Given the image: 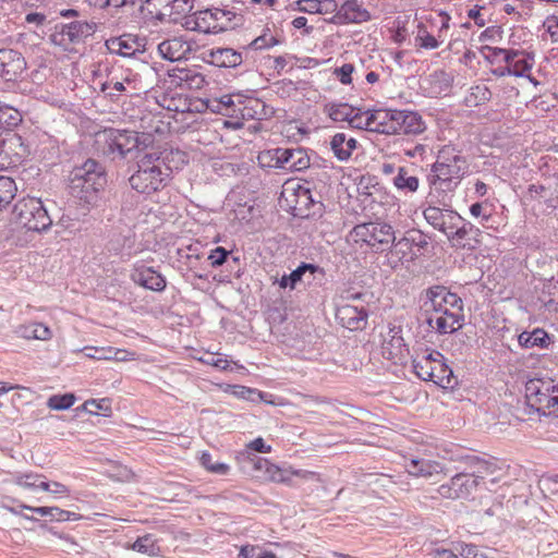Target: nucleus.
I'll list each match as a JSON object with an SVG mask.
<instances>
[{
  "label": "nucleus",
  "instance_id": "57",
  "mask_svg": "<svg viewBox=\"0 0 558 558\" xmlns=\"http://www.w3.org/2000/svg\"><path fill=\"white\" fill-rule=\"evenodd\" d=\"M228 255L229 251L222 246H217L210 252L208 259L210 260V265L213 267H219L227 260Z\"/></svg>",
  "mask_w": 558,
  "mask_h": 558
},
{
  "label": "nucleus",
  "instance_id": "39",
  "mask_svg": "<svg viewBox=\"0 0 558 558\" xmlns=\"http://www.w3.org/2000/svg\"><path fill=\"white\" fill-rule=\"evenodd\" d=\"M132 549L142 554H147L149 556H156L160 550L155 537L151 534H146L142 537H138L133 543Z\"/></svg>",
  "mask_w": 558,
  "mask_h": 558
},
{
  "label": "nucleus",
  "instance_id": "32",
  "mask_svg": "<svg viewBox=\"0 0 558 558\" xmlns=\"http://www.w3.org/2000/svg\"><path fill=\"white\" fill-rule=\"evenodd\" d=\"M310 272L312 276L315 274L325 275L323 268L314 264L302 263L296 269L292 270L289 275H283L279 280L280 288H290L291 290L295 288L296 283L300 282L303 276Z\"/></svg>",
  "mask_w": 558,
  "mask_h": 558
},
{
  "label": "nucleus",
  "instance_id": "3",
  "mask_svg": "<svg viewBox=\"0 0 558 558\" xmlns=\"http://www.w3.org/2000/svg\"><path fill=\"white\" fill-rule=\"evenodd\" d=\"M157 151H144L137 156V170L130 177L133 190L141 194H153L168 185V169L161 167Z\"/></svg>",
  "mask_w": 558,
  "mask_h": 558
},
{
  "label": "nucleus",
  "instance_id": "33",
  "mask_svg": "<svg viewBox=\"0 0 558 558\" xmlns=\"http://www.w3.org/2000/svg\"><path fill=\"white\" fill-rule=\"evenodd\" d=\"M393 186L402 193H415L420 186V180L405 167H398L397 174L392 178Z\"/></svg>",
  "mask_w": 558,
  "mask_h": 558
},
{
  "label": "nucleus",
  "instance_id": "35",
  "mask_svg": "<svg viewBox=\"0 0 558 558\" xmlns=\"http://www.w3.org/2000/svg\"><path fill=\"white\" fill-rule=\"evenodd\" d=\"M157 156L163 161L160 166L168 169V180L173 170L181 169L187 162L186 154L180 149H165L157 153Z\"/></svg>",
  "mask_w": 558,
  "mask_h": 558
},
{
  "label": "nucleus",
  "instance_id": "63",
  "mask_svg": "<svg viewBox=\"0 0 558 558\" xmlns=\"http://www.w3.org/2000/svg\"><path fill=\"white\" fill-rule=\"evenodd\" d=\"M470 213L473 217H481L483 221H488L492 214L481 203H474L470 206Z\"/></svg>",
  "mask_w": 558,
  "mask_h": 558
},
{
  "label": "nucleus",
  "instance_id": "17",
  "mask_svg": "<svg viewBox=\"0 0 558 558\" xmlns=\"http://www.w3.org/2000/svg\"><path fill=\"white\" fill-rule=\"evenodd\" d=\"M367 317L368 313L363 306L342 304L336 311V319L342 327L351 331L364 329L367 325Z\"/></svg>",
  "mask_w": 558,
  "mask_h": 558
},
{
  "label": "nucleus",
  "instance_id": "38",
  "mask_svg": "<svg viewBox=\"0 0 558 558\" xmlns=\"http://www.w3.org/2000/svg\"><path fill=\"white\" fill-rule=\"evenodd\" d=\"M120 81L126 86V95L129 96L146 92L148 88V86L143 83L141 75L131 70H126Z\"/></svg>",
  "mask_w": 558,
  "mask_h": 558
},
{
  "label": "nucleus",
  "instance_id": "10",
  "mask_svg": "<svg viewBox=\"0 0 558 558\" xmlns=\"http://www.w3.org/2000/svg\"><path fill=\"white\" fill-rule=\"evenodd\" d=\"M19 222L27 230L41 232L52 225L48 209L39 198L23 199L14 207Z\"/></svg>",
  "mask_w": 558,
  "mask_h": 558
},
{
  "label": "nucleus",
  "instance_id": "37",
  "mask_svg": "<svg viewBox=\"0 0 558 558\" xmlns=\"http://www.w3.org/2000/svg\"><path fill=\"white\" fill-rule=\"evenodd\" d=\"M46 477L43 474L29 472V473H17L14 476V483L26 489L37 490L41 489L45 485Z\"/></svg>",
  "mask_w": 558,
  "mask_h": 558
},
{
  "label": "nucleus",
  "instance_id": "50",
  "mask_svg": "<svg viewBox=\"0 0 558 558\" xmlns=\"http://www.w3.org/2000/svg\"><path fill=\"white\" fill-rule=\"evenodd\" d=\"M416 41L418 46L424 49H436L439 47V40L429 34L424 25H420Z\"/></svg>",
  "mask_w": 558,
  "mask_h": 558
},
{
  "label": "nucleus",
  "instance_id": "19",
  "mask_svg": "<svg viewBox=\"0 0 558 558\" xmlns=\"http://www.w3.org/2000/svg\"><path fill=\"white\" fill-rule=\"evenodd\" d=\"M209 64L219 68H238L247 61V54L242 50H234L233 48H216L208 51L205 59Z\"/></svg>",
  "mask_w": 558,
  "mask_h": 558
},
{
  "label": "nucleus",
  "instance_id": "51",
  "mask_svg": "<svg viewBox=\"0 0 558 558\" xmlns=\"http://www.w3.org/2000/svg\"><path fill=\"white\" fill-rule=\"evenodd\" d=\"M492 98V92L485 85H476L471 87L470 99L474 106L485 104Z\"/></svg>",
  "mask_w": 558,
  "mask_h": 558
},
{
  "label": "nucleus",
  "instance_id": "55",
  "mask_svg": "<svg viewBox=\"0 0 558 558\" xmlns=\"http://www.w3.org/2000/svg\"><path fill=\"white\" fill-rule=\"evenodd\" d=\"M234 389V393L241 397L242 399L250 400L253 402L264 399V393L257 389L248 388L245 386H235Z\"/></svg>",
  "mask_w": 558,
  "mask_h": 558
},
{
  "label": "nucleus",
  "instance_id": "16",
  "mask_svg": "<svg viewBox=\"0 0 558 558\" xmlns=\"http://www.w3.org/2000/svg\"><path fill=\"white\" fill-rule=\"evenodd\" d=\"M98 178H106L105 168L95 159H87L81 166L74 167L69 177V190L84 186L85 183L98 182Z\"/></svg>",
  "mask_w": 558,
  "mask_h": 558
},
{
  "label": "nucleus",
  "instance_id": "52",
  "mask_svg": "<svg viewBox=\"0 0 558 558\" xmlns=\"http://www.w3.org/2000/svg\"><path fill=\"white\" fill-rule=\"evenodd\" d=\"M405 234L410 241V245H412V247H417L418 251L425 250L429 244L430 238L421 230L413 229L408 231Z\"/></svg>",
  "mask_w": 558,
  "mask_h": 558
},
{
  "label": "nucleus",
  "instance_id": "7",
  "mask_svg": "<svg viewBox=\"0 0 558 558\" xmlns=\"http://www.w3.org/2000/svg\"><path fill=\"white\" fill-rule=\"evenodd\" d=\"M243 16L232 10L227 9H207L199 11L194 16V26L192 29L202 33L218 34L240 26Z\"/></svg>",
  "mask_w": 558,
  "mask_h": 558
},
{
  "label": "nucleus",
  "instance_id": "58",
  "mask_svg": "<svg viewBox=\"0 0 558 558\" xmlns=\"http://www.w3.org/2000/svg\"><path fill=\"white\" fill-rule=\"evenodd\" d=\"M353 71L354 66L351 63H344L340 68H336L333 73L342 84L348 85L352 82Z\"/></svg>",
  "mask_w": 558,
  "mask_h": 558
},
{
  "label": "nucleus",
  "instance_id": "64",
  "mask_svg": "<svg viewBox=\"0 0 558 558\" xmlns=\"http://www.w3.org/2000/svg\"><path fill=\"white\" fill-rule=\"evenodd\" d=\"M483 548L474 544H465L462 547L461 556L463 558H477Z\"/></svg>",
  "mask_w": 558,
  "mask_h": 558
},
{
  "label": "nucleus",
  "instance_id": "18",
  "mask_svg": "<svg viewBox=\"0 0 558 558\" xmlns=\"http://www.w3.org/2000/svg\"><path fill=\"white\" fill-rule=\"evenodd\" d=\"M368 20H371V14L362 7L359 0H347L328 20V22L337 25H343L350 23H363Z\"/></svg>",
  "mask_w": 558,
  "mask_h": 558
},
{
  "label": "nucleus",
  "instance_id": "1",
  "mask_svg": "<svg viewBox=\"0 0 558 558\" xmlns=\"http://www.w3.org/2000/svg\"><path fill=\"white\" fill-rule=\"evenodd\" d=\"M469 171L468 159L454 147L445 146L433 163L428 181L430 199L449 206L453 193Z\"/></svg>",
  "mask_w": 558,
  "mask_h": 558
},
{
  "label": "nucleus",
  "instance_id": "59",
  "mask_svg": "<svg viewBox=\"0 0 558 558\" xmlns=\"http://www.w3.org/2000/svg\"><path fill=\"white\" fill-rule=\"evenodd\" d=\"M43 490L49 492L53 496H58V497L65 496L70 493V489L64 484L59 483V482H48V481L45 482V485L43 486Z\"/></svg>",
  "mask_w": 558,
  "mask_h": 558
},
{
  "label": "nucleus",
  "instance_id": "31",
  "mask_svg": "<svg viewBox=\"0 0 558 558\" xmlns=\"http://www.w3.org/2000/svg\"><path fill=\"white\" fill-rule=\"evenodd\" d=\"M356 144L355 138L347 137L344 133H337L331 137L330 148L338 160L347 161L356 148Z\"/></svg>",
  "mask_w": 558,
  "mask_h": 558
},
{
  "label": "nucleus",
  "instance_id": "29",
  "mask_svg": "<svg viewBox=\"0 0 558 558\" xmlns=\"http://www.w3.org/2000/svg\"><path fill=\"white\" fill-rule=\"evenodd\" d=\"M399 110L377 109L372 110L373 130L383 134H396V123Z\"/></svg>",
  "mask_w": 558,
  "mask_h": 558
},
{
  "label": "nucleus",
  "instance_id": "30",
  "mask_svg": "<svg viewBox=\"0 0 558 558\" xmlns=\"http://www.w3.org/2000/svg\"><path fill=\"white\" fill-rule=\"evenodd\" d=\"M240 459H242L244 463L252 465L255 471H264L267 478L275 482L283 481L280 470L267 459L260 458L256 453L250 451L242 452Z\"/></svg>",
  "mask_w": 558,
  "mask_h": 558
},
{
  "label": "nucleus",
  "instance_id": "26",
  "mask_svg": "<svg viewBox=\"0 0 558 558\" xmlns=\"http://www.w3.org/2000/svg\"><path fill=\"white\" fill-rule=\"evenodd\" d=\"M371 247L376 252H384L395 243L396 235L393 228L386 222L375 221L371 226Z\"/></svg>",
  "mask_w": 558,
  "mask_h": 558
},
{
  "label": "nucleus",
  "instance_id": "48",
  "mask_svg": "<svg viewBox=\"0 0 558 558\" xmlns=\"http://www.w3.org/2000/svg\"><path fill=\"white\" fill-rule=\"evenodd\" d=\"M84 409L90 414H99L101 412L102 415L107 416L111 412V405L109 399H100V400H87L83 404Z\"/></svg>",
  "mask_w": 558,
  "mask_h": 558
},
{
  "label": "nucleus",
  "instance_id": "60",
  "mask_svg": "<svg viewBox=\"0 0 558 558\" xmlns=\"http://www.w3.org/2000/svg\"><path fill=\"white\" fill-rule=\"evenodd\" d=\"M199 360L207 365H211L222 371H226L229 367V361L227 359L221 357L220 354H209L207 355V357H202Z\"/></svg>",
  "mask_w": 558,
  "mask_h": 558
},
{
  "label": "nucleus",
  "instance_id": "47",
  "mask_svg": "<svg viewBox=\"0 0 558 558\" xmlns=\"http://www.w3.org/2000/svg\"><path fill=\"white\" fill-rule=\"evenodd\" d=\"M24 336L29 339L47 340L51 337V331L41 323H32L25 327Z\"/></svg>",
  "mask_w": 558,
  "mask_h": 558
},
{
  "label": "nucleus",
  "instance_id": "56",
  "mask_svg": "<svg viewBox=\"0 0 558 558\" xmlns=\"http://www.w3.org/2000/svg\"><path fill=\"white\" fill-rule=\"evenodd\" d=\"M111 247L112 250H114L116 252H120L122 251L124 247H128L129 250H131L133 247V239H132V235H131V230H128V234H120L117 236V239H112L111 240Z\"/></svg>",
  "mask_w": 558,
  "mask_h": 558
},
{
  "label": "nucleus",
  "instance_id": "41",
  "mask_svg": "<svg viewBox=\"0 0 558 558\" xmlns=\"http://www.w3.org/2000/svg\"><path fill=\"white\" fill-rule=\"evenodd\" d=\"M371 114L372 110L362 111L361 109L354 108L349 125L354 129L374 132L373 120L368 119Z\"/></svg>",
  "mask_w": 558,
  "mask_h": 558
},
{
  "label": "nucleus",
  "instance_id": "2",
  "mask_svg": "<svg viewBox=\"0 0 558 558\" xmlns=\"http://www.w3.org/2000/svg\"><path fill=\"white\" fill-rule=\"evenodd\" d=\"M427 303L435 313H439L435 319L429 317L427 324L439 335H449L463 327V302L461 298L450 292L444 286H433L426 290Z\"/></svg>",
  "mask_w": 558,
  "mask_h": 558
},
{
  "label": "nucleus",
  "instance_id": "22",
  "mask_svg": "<svg viewBox=\"0 0 558 558\" xmlns=\"http://www.w3.org/2000/svg\"><path fill=\"white\" fill-rule=\"evenodd\" d=\"M408 473L415 477L432 478L445 474L444 465L425 458H412L405 463Z\"/></svg>",
  "mask_w": 558,
  "mask_h": 558
},
{
  "label": "nucleus",
  "instance_id": "49",
  "mask_svg": "<svg viewBox=\"0 0 558 558\" xmlns=\"http://www.w3.org/2000/svg\"><path fill=\"white\" fill-rule=\"evenodd\" d=\"M393 250L391 253L396 255L400 260L405 258L407 256H410L411 259H413L415 256H417V253L412 252L413 247L410 245V241L407 236V234L399 239L397 242L392 243Z\"/></svg>",
  "mask_w": 558,
  "mask_h": 558
},
{
  "label": "nucleus",
  "instance_id": "28",
  "mask_svg": "<svg viewBox=\"0 0 558 558\" xmlns=\"http://www.w3.org/2000/svg\"><path fill=\"white\" fill-rule=\"evenodd\" d=\"M282 169L290 171H302L310 167V157L305 149L281 148L280 153Z\"/></svg>",
  "mask_w": 558,
  "mask_h": 558
},
{
  "label": "nucleus",
  "instance_id": "53",
  "mask_svg": "<svg viewBox=\"0 0 558 558\" xmlns=\"http://www.w3.org/2000/svg\"><path fill=\"white\" fill-rule=\"evenodd\" d=\"M372 222L361 223L353 228L351 234L355 242H363L371 246L372 234H371Z\"/></svg>",
  "mask_w": 558,
  "mask_h": 558
},
{
  "label": "nucleus",
  "instance_id": "11",
  "mask_svg": "<svg viewBox=\"0 0 558 558\" xmlns=\"http://www.w3.org/2000/svg\"><path fill=\"white\" fill-rule=\"evenodd\" d=\"M464 462L466 471L473 478H476L478 485L482 483L486 488L490 489L488 484H496L499 481V473L501 471L494 460H486L473 453L457 454L450 458Z\"/></svg>",
  "mask_w": 558,
  "mask_h": 558
},
{
  "label": "nucleus",
  "instance_id": "27",
  "mask_svg": "<svg viewBox=\"0 0 558 558\" xmlns=\"http://www.w3.org/2000/svg\"><path fill=\"white\" fill-rule=\"evenodd\" d=\"M132 280L151 291H163L167 282L165 277L157 272L153 267L136 268L132 274Z\"/></svg>",
  "mask_w": 558,
  "mask_h": 558
},
{
  "label": "nucleus",
  "instance_id": "12",
  "mask_svg": "<svg viewBox=\"0 0 558 558\" xmlns=\"http://www.w3.org/2000/svg\"><path fill=\"white\" fill-rule=\"evenodd\" d=\"M451 247L459 250H475L481 241V230L470 221L461 217L460 220H453L445 233Z\"/></svg>",
  "mask_w": 558,
  "mask_h": 558
},
{
  "label": "nucleus",
  "instance_id": "46",
  "mask_svg": "<svg viewBox=\"0 0 558 558\" xmlns=\"http://www.w3.org/2000/svg\"><path fill=\"white\" fill-rule=\"evenodd\" d=\"M201 464L209 472L225 475L229 472L230 466L223 462H213V457L209 452H203L199 458Z\"/></svg>",
  "mask_w": 558,
  "mask_h": 558
},
{
  "label": "nucleus",
  "instance_id": "44",
  "mask_svg": "<svg viewBox=\"0 0 558 558\" xmlns=\"http://www.w3.org/2000/svg\"><path fill=\"white\" fill-rule=\"evenodd\" d=\"M280 153H281V147L262 151L257 158L258 163L264 168L282 169Z\"/></svg>",
  "mask_w": 558,
  "mask_h": 558
},
{
  "label": "nucleus",
  "instance_id": "20",
  "mask_svg": "<svg viewBox=\"0 0 558 558\" xmlns=\"http://www.w3.org/2000/svg\"><path fill=\"white\" fill-rule=\"evenodd\" d=\"M157 48L161 58L171 62L187 59L192 52V44L182 37L166 39Z\"/></svg>",
  "mask_w": 558,
  "mask_h": 558
},
{
  "label": "nucleus",
  "instance_id": "62",
  "mask_svg": "<svg viewBox=\"0 0 558 558\" xmlns=\"http://www.w3.org/2000/svg\"><path fill=\"white\" fill-rule=\"evenodd\" d=\"M262 548L255 545H244L241 547L238 558H259Z\"/></svg>",
  "mask_w": 558,
  "mask_h": 558
},
{
  "label": "nucleus",
  "instance_id": "40",
  "mask_svg": "<svg viewBox=\"0 0 558 558\" xmlns=\"http://www.w3.org/2000/svg\"><path fill=\"white\" fill-rule=\"evenodd\" d=\"M15 182L9 178L0 175V208L9 205L15 196Z\"/></svg>",
  "mask_w": 558,
  "mask_h": 558
},
{
  "label": "nucleus",
  "instance_id": "15",
  "mask_svg": "<svg viewBox=\"0 0 558 558\" xmlns=\"http://www.w3.org/2000/svg\"><path fill=\"white\" fill-rule=\"evenodd\" d=\"M478 486L476 478H473L466 471L457 473L450 482L438 487V494L448 499L464 498Z\"/></svg>",
  "mask_w": 558,
  "mask_h": 558
},
{
  "label": "nucleus",
  "instance_id": "23",
  "mask_svg": "<svg viewBox=\"0 0 558 558\" xmlns=\"http://www.w3.org/2000/svg\"><path fill=\"white\" fill-rule=\"evenodd\" d=\"M426 130L422 116L416 111L399 110L396 134L417 135Z\"/></svg>",
  "mask_w": 558,
  "mask_h": 558
},
{
  "label": "nucleus",
  "instance_id": "34",
  "mask_svg": "<svg viewBox=\"0 0 558 558\" xmlns=\"http://www.w3.org/2000/svg\"><path fill=\"white\" fill-rule=\"evenodd\" d=\"M519 344L522 348H541L545 349L550 343L549 335L541 328H536L533 331H523L518 337Z\"/></svg>",
  "mask_w": 558,
  "mask_h": 558
},
{
  "label": "nucleus",
  "instance_id": "43",
  "mask_svg": "<svg viewBox=\"0 0 558 558\" xmlns=\"http://www.w3.org/2000/svg\"><path fill=\"white\" fill-rule=\"evenodd\" d=\"M279 44V40L271 34L265 32L263 35L256 37L247 46H244V52L248 56L250 50H263L271 48Z\"/></svg>",
  "mask_w": 558,
  "mask_h": 558
},
{
  "label": "nucleus",
  "instance_id": "36",
  "mask_svg": "<svg viewBox=\"0 0 558 558\" xmlns=\"http://www.w3.org/2000/svg\"><path fill=\"white\" fill-rule=\"evenodd\" d=\"M354 108L348 104L330 102L325 105L324 112L335 122H350Z\"/></svg>",
  "mask_w": 558,
  "mask_h": 558
},
{
  "label": "nucleus",
  "instance_id": "54",
  "mask_svg": "<svg viewBox=\"0 0 558 558\" xmlns=\"http://www.w3.org/2000/svg\"><path fill=\"white\" fill-rule=\"evenodd\" d=\"M126 86L123 85V83H121L120 80H118L117 77L112 76L110 77L109 80H107L102 85H101V92L105 93L107 96H109L110 98H113L116 96V94H113L112 92H117V93H124L126 94Z\"/></svg>",
  "mask_w": 558,
  "mask_h": 558
},
{
  "label": "nucleus",
  "instance_id": "61",
  "mask_svg": "<svg viewBox=\"0 0 558 558\" xmlns=\"http://www.w3.org/2000/svg\"><path fill=\"white\" fill-rule=\"evenodd\" d=\"M250 452H260V453H268L271 451V446L266 445L264 439L262 437H257L251 442L247 444L246 450Z\"/></svg>",
  "mask_w": 558,
  "mask_h": 558
},
{
  "label": "nucleus",
  "instance_id": "14",
  "mask_svg": "<svg viewBox=\"0 0 558 558\" xmlns=\"http://www.w3.org/2000/svg\"><path fill=\"white\" fill-rule=\"evenodd\" d=\"M26 70V61L23 54L14 49H0V80L16 82Z\"/></svg>",
  "mask_w": 558,
  "mask_h": 558
},
{
  "label": "nucleus",
  "instance_id": "25",
  "mask_svg": "<svg viewBox=\"0 0 558 558\" xmlns=\"http://www.w3.org/2000/svg\"><path fill=\"white\" fill-rule=\"evenodd\" d=\"M107 183V178H98V182L85 183L84 186H78L70 190V194L76 198L80 205L89 208L97 204L99 193Z\"/></svg>",
  "mask_w": 558,
  "mask_h": 558
},
{
  "label": "nucleus",
  "instance_id": "4",
  "mask_svg": "<svg viewBox=\"0 0 558 558\" xmlns=\"http://www.w3.org/2000/svg\"><path fill=\"white\" fill-rule=\"evenodd\" d=\"M527 405L541 415L558 416V381L550 377L531 378L525 384Z\"/></svg>",
  "mask_w": 558,
  "mask_h": 558
},
{
  "label": "nucleus",
  "instance_id": "45",
  "mask_svg": "<svg viewBox=\"0 0 558 558\" xmlns=\"http://www.w3.org/2000/svg\"><path fill=\"white\" fill-rule=\"evenodd\" d=\"M74 401L75 397L73 393L53 395L48 399L47 405L51 410L63 411L70 409Z\"/></svg>",
  "mask_w": 558,
  "mask_h": 558
},
{
  "label": "nucleus",
  "instance_id": "42",
  "mask_svg": "<svg viewBox=\"0 0 558 558\" xmlns=\"http://www.w3.org/2000/svg\"><path fill=\"white\" fill-rule=\"evenodd\" d=\"M520 57L522 58H518L515 62L510 65V69L513 76L524 77L525 74L533 68L534 54L523 51V54Z\"/></svg>",
  "mask_w": 558,
  "mask_h": 558
},
{
  "label": "nucleus",
  "instance_id": "9",
  "mask_svg": "<svg viewBox=\"0 0 558 558\" xmlns=\"http://www.w3.org/2000/svg\"><path fill=\"white\" fill-rule=\"evenodd\" d=\"M97 28L96 22L85 20L58 24L54 32L50 35V41L64 50H69L73 46L83 44L96 33Z\"/></svg>",
  "mask_w": 558,
  "mask_h": 558
},
{
  "label": "nucleus",
  "instance_id": "24",
  "mask_svg": "<svg viewBox=\"0 0 558 558\" xmlns=\"http://www.w3.org/2000/svg\"><path fill=\"white\" fill-rule=\"evenodd\" d=\"M381 351L383 355L388 360H393L397 362L404 357L408 349L404 343V339L401 336L400 327L390 328L388 338L386 337L381 344Z\"/></svg>",
  "mask_w": 558,
  "mask_h": 558
},
{
  "label": "nucleus",
  "instance_id": "8",
  "mask_svg": "<svg viewBox=\"0 0 558 558\" xmlns=\"http://www.w3.org/2000/svg\"><path fill=\"white\" fill-rule=\"evenodd\" d=\"M191 9L190 0H144L140 7L145 19L160 23H177Z\"/></svg>",
  "mask_w": 558,
  "mask_h": 558
},
{
  "label": "nucleus",
  "instance_id": "21",
  "mask_svg": "<svg viewBox=\"0 0 558 558\" xmlns=\"http://www.w3.org/2000/svg\"><path fill=\"white\" fill-rule=\"evenodd\" d=\"M110 53L122 57H133L137 52L143 53L142 44L137 37L131 34H124L119 37H111L105 43Z\"/></svg>",
  "mask_w": 558,
  "mask_h": 558
},
{
  "label": "nucleus",
  "instance_id": "13",
  "mask_svg": "<svg viewBox=\"0 0 558 558\" xmlns=\"http://www.w3.org/2000/svg\"><path fill=\"white\" fill-rule=\"evenodd\" d=\"M427 203L428 205L423 209V216L426 222L444 234L447 232L449 225H451L453 220L461 219V216L451 209V202L449 203V206L445 207L439 203H434L430 199L429 193Z\"/></svg>",
  "mask_w": 558,
  "mask_h": 558
},
{
  "label": "nucleus",
  "instance_id": "6",
  "mask_svg": "<svg viewBox=\"0 0 558 558\" xmlns=\"http://www.w3.org/2000/svg\"><path fill=\"white\" fill-rule=\"evenodd\" d=\"M95 145L101 155L122 160L137 147V136L124 130L106 129L97 133Z\"/></svg>",
  "mask_w": 558,
  "mask_h": 558
},
{
  "label": "nucleus",
  "instance_id": "5",
  "mask_svg": "<svg viewBox=\"0 0 558 558\" xmlns=\"http://www.w3.org/2000/svg\"><path fill=\"white\" fill-rule=\"evenodd\" d=\"M412 367L422 380L433 381L442 388H453L458 385L453 371L445 363L444 355L438 351L415 356L412 360Z\"/></svg>",
  "mask_w": 558,
  "mask_h": 558
}]
</instances>
